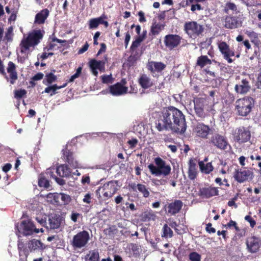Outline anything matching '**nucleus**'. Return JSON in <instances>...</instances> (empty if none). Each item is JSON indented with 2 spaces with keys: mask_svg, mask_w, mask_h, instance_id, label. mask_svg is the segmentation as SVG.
Here are the masks:
<instances>
[{
  "mask_svg": "<svg viewBox=\"0 0 261 261\" xmlns=\"http://www.w3.org/2000/svg\"><path fill=\"white\" fill-rule=\"evenodd\" d=\"M156 127L159 131L170 129L175 132L184 133L186 130L185 116L180 111L174 107L165 108Z\"/></svg>",
  "mask_w": 261,
  "mask_h": 261,
  "instance_id": "nucleus-1",
  "label": "nucleus"
},
{
  "mask_svg": "<svg viewBox=\"0 0 261 261\" xmlns=\"http://www.w3.org/2000/svg\"><path fill=\"white\" fill-rule=\"evenodd\" d=\"M44 31L41 30H34L29 32L28 35H24L19 45L20 53L18 54V60L23 62L27 58L31 47H35L42 39Z\"/></svg>",
  "mask_w": 261,
  "mask_h": 261,
  "instance_id": "nucleus-2",
  "label": "nucleus"
},
{
  "mask_svg": "<svg viewBox=\"0 0 261 261\" xmlns=\"http://www.w3.org/2000/svg\"><path fill=\"white\" fill-rule=\"evenodd\" d=\"M117 191L116 182L111 181L99 187L96 191V194L99 200H106L112 197Z\"/></svg>",
  "mask_w": 261,
  "mask_h": 261,
  "instance_id": "nucleus-3",
  "label": "nucleus"
},
{
  "mask_svg": "<svg viewBox=\"0 0 261 261\" xmlns=\"http://www.w3.org/2000/svg\"><path fill=\"white\" fill-rule=\"evenodd\" d=\"M155 165L149 164L148 168L151 173L155 176L164 175L167 176L169 174L171 171V167L160 158L155 159Z\"/></svg>",
  "mask_w": 261,
  "mask_h": 261,
  "instance_id": "nucleus-4",
  "label": "nucleus"
},
{
  "mask_svg": "<svg viewBox=\"0 0 261 261\" xmlns=\"http://www.w3.org/2000/svg\"><path fill=\"white\" fill-rule=\"evenodd\" d=\"M235 104L236 110L238 115L246 116L251 112L254 106V100L250 97H245L238 99Z\"/></svg>",
  "mask_w": 261,
  "mask_h": 261,
  "instance_id": "nucleus-5",
  "label": "nucleus"
},
{
  "mask_svg": "<svg viewBox=\"0 0 261 261\" xmlns=\"http://www.w3.org/2000/svg\"><path fill=\"white\" fill-rule=\"evenodd\" d=\"M194 109L197 115L200 117H204L206 114L205 112L215 111L214 106L212 102H209L207 100L196 98L194 99Z\"/></svg>",
  "mask_w": 261,
  "mask_h": 261,
  "instance_id": "nucleus-6",
  "label": "nucleus"
},
{
  "mask_svg": "<svg viewBox=\"0 0 261 261\" xmlns=\"http://www.w3.org/2000/svg\"><path fill=\"white\" fill-rule=\"evenodd\" d=\"M89 240V233L86 230H83L73 237L70 243L74 249H81L87 246Z\"/></svg>",
  "mask_w": 261,
  "mask_h": 261,
  "instance_id": "nucleus-7",
  "label": "nucleus"
},
{
  "mask_svg": "<svg viewBox=\"0 0 261 261\" xmlns=\"http://www.w3.org/2000/svg\"><path fill=\"white\" fill-rule=\"evenodd\" d=\"M184 29L189 36L195 38L203 32L204 28L196 21H192L186 22L184 25Z\"/></svg>",
  "mask_w": 261,
  "mask_h": 261,
  "instance_id": "nucleus-8",
  "label": "nucleus"
},
{
  "mask_svg": "<svg viewBox=\"0 0 261 261\" xmlns=\"http://www.w3.org/2000/svg\"><path fill=\"white\" fill-rule=\"evenodd\" d=\"M233 177L239 183H243L253 177V173L250 170L240 169L236 170L234 172Z\"/></svg>",
  "mask_w": 261,
  "mask_h": 261,
  "instance_id": "nucleus-9",
  "label": "nucleus"
},
{
  "mask_svg": "<svg viewBox=\"0 0 261 261\" xmlns=\"http://www.w3.org/2000/svg\"><path fill=\"white\" fill-rule=\"evenodd\" d=\"M211 132L210 127L202 123H197L193 129V134L201 138H207Z\"/></svg>",
  "mask_w": 261,
  "mask_h": 261,
  "instance_id": "nucleus-10",
  "label": "nucleus"
},
{
  "mask_svg": "<svg viewBox=\"0 0 261 261\" xmlns=\"http://www.w3.org/2000/svg\"><path fill=\"white\" fill-rule=\"evenodd\" d=\"M218 46L224 58L226 60L228 63H232L233 60L231 59V57L234 56V53L230 49L229 45L225 42L220 41L218 43Z\"/></svg>",
  "mask_w": 261,
  "mask_h": 261,
  "instance_id": "nucleus-11",
  "label": "nucleus"
},
{
  "mask_svg": "<svg viewBox=\"0 0 261 261\" xmlns=\"http://www.w3.org/2000/svg\"><path fill=\"white\" fill-rule=\"evenodd\" d=\"M22 228V233L25 236L32 234L34 232L38 233L39 232H43L44 230L42 228H37L35 225L31 221H24L21 224Z\"/></svg>",
  "mask_w": 261,
  "mask_h": 261,
  "instance_id": "nucleus-12",
  "label": "nucleus"
},
{
  "mask_svg": "<svg viewBox=\"0 0 261 261\" xmlns=\"http://www.w3.org/2000/svg\"><path fill=\"white\" fill-rule=\"evenodd\" d=\"M211 143L218 148L224 150L227 148L228 143L225 137L219 134H215L211 139Z\"/></svg>",
  "mask_w": 261,
  "mask_h": 261,
  "instance_id": "nucleus-13",
  "label": "nucleus"
},
{
  "mask_svg": "<svg viewBox=\"0 0 261 261\" xmlns=\"http://www.w3.org/2000/svg\"><path fill=\"white\" fill-rule=\"evenodd\" d=\"M47 198L53 199L55 202L67 204L71 201V197L69 195L64 193H49L47 195Z\"/></svg>",
  "mask_w": 261,
  "mask_h": 261,
  "instance_id": "nucleus-14",
  "label": "nucleus"
},
{
  "mask_svg": "<svg viewBox=\"0 0 261 261\" xmlns=\"http://www.w3.org/2000/svg\"><path fill=\"white\" fill-rule=\"evenodd\" d=\"M250 138V132L244 127L239 128L235 130L234 138L239 143L247 142Z\"/></svg>",
  "mask_w": 261,
  "mask_h": 261,
  "instance_id": "nucleus-15",
  "label": "nucleus"
},
{
  "mask_svg": "<svg viewBox=\"0 0 261 261\" xmlns=\"http://www.w3.org/2000/svg\"><path fill=\"white\" fill-rule=\"evenodd\" d=\"M246 244L247 248L250 252L255 253L258 251L261 246V241L258 238L251 237L247 239Z\"/></svg>",
  "mask_w": 261,
  "mask_h": 261,
  "instance_id": "nucleus-16",
  "label": "nucleus"
},
{
  "mask_svg": "<svg viewBox=\"0 0 261 261\" xmlns=\"http://www.w3.org/2000/svg\"><path fill=\"white\" fill-rule=\"evenodd\" d=\"M106 62L104 61H97L92 59L89 62V66L92 73L97 76L98 74L97 69L100 71H105Z\"/></svg>",
  "mask_w": 261,
  "mask_h": 261,
  "instance_id": "nucleus-17",
  "label": "nucleus"
},
{
  "mask_svg": "<svg viewBox=\"0 0 261 261\" xmlns=\"http://www.w3.org/2000/svg\"><path fill=\"white\" fill-rule=\"evenodd\" d=\"M110 93L113 96H120L125 94L128 92V87L123 86L122 84L116 83L109 88Z\"/></svg>",
  "mask_w": 261,
  "mask_h": 261,
  "instance_id": "nucleus-18",
  "label": "nucleus"
},
{
  "mask_svg": "<svg viewBox=\"0 0 261 261\" xmlns=\"http://www.w3.org/2000/svg\"><path fill=\"white\" fill-rule=\"evenodd\" d=\"M182 206V202L180 200H175L170 203L166 207L167 213L174 215L179 212Z\"/></svg>",
  "mask_w": 261,
  "mask_h": 261,
  "instance_id": "nucleus-19",
  "label": "nucleus"
},
{
  "mask_svg": "<svg viewBox=\"0 0 261 261\" xmlns=\"http://www.w3.org/2000/svg\"><path fill=\"white\" fill-rule=\"evenodd\" d=\"M219 191L215 187L204 188L200 189L199 195L203 198H208L217 195Z\"/></svg>",
  "mask_w": 261,
  "mask_h": 261,
  "instance_id": "nucleus-20",
  "label": "nucleus"
},
{
  "mask_svg": "<svg viewBox=\"0 0 261 261\" xmlns=\"http://www.w3.org/2000/svg\"><path fill=\"white\" fill-rule=\"evenodd\" d=\"M180 42V38L177 35H169L165 37V43L169 48L176 46Z\"/></svg>",
  "mask_w": 261,
  "mask_h": 261,
  "instance_id": "nucleus-21",
  "label": "nucleus"
},
{
  "mask_svg": "<svg viewBox=\"0 0 261 261\" xmlns=\"http://www.w3.org/2000/svg\"><path fill=\"white\" fill-rule=\"evenodd\" d=\"M250 89V86L247 81L243 80L241 83L235 86L236 91L240 94L246 93Z\"/></svg>",
  "mask_w": 261,
  "mask_h": 261,
  "instance_id": "nucleus-22",
  "label": "nucleus"
},
{
  "mask_svg": "<svg viewBox=\"0 0 261 261\" xmlns=\"http://www.w3.org/2000/svg\"><path fill=\"white\" fill-rule=\"evenodd\" d=\"M49 15V11L44 9L37 13L35 16V23L37 24H43Z\"/></svg>",
  "mask_w": 261,
  "mask_h": 261,
  "instance_id": "nucleus-23",
  "label": "nucleus"
},
{
  "mask_svg": "<svg viewBox=\"0 0 261 261\" xmlns=\"http://www.w3.org/2000/svg\"><path fill=\"white\" fill-rule=\"evenodd\" d=\"M7 70L11 78V84H13L17 79V74L16 71L15 65L13 62H9Z\"/></svg>",
  "mask_w": 261,
  "mask_h": 261,
  "instance_id": "nucleus-24",
  "label": "nucleus"
},
{
  "mask_svg": "<svg viewBox=\"0 0 261 261\" xmlns=\"http://www.w3.org/2000/svg\"><path fill=\"white\" fill-rule=\"evenodd\" d=\"M28 247L31 251H36L42 250L44 246L40 241L33 239L29 242Z\"/></svg>",
  "mask_w": 261,
  "mask_h": 261,
  "instance_id": "nucleus-25",
  "label": "nucleus"
},
{
  "mask_svg": "<svg viewBox=\"0 0 261 261\" xmlns=\"http://www.w3.org/2000/svg\"><path fill=\"white\" fill-rule=\"evenodd\" d=\"M188 177L191 179L196 178L197 174L196 164L193 160H190L189 163Z\"/></svg>",
  "mask_w": 261,
  "mask_h": 261,
  "instance_id": "nucleus-26",
  "label": "nucleus"
},
{
  "mask_svg": "<svg viewBox=\"0 0 261 261\" xmlns=\"http://www.w3.org/2000/svg\"><path fill=\"white\" fill-rule=\"evenodd\" d=\"M61 222V219L57 216H50L48 219L49 226L47 227L50 229H57L60 227Z\"/></svg>",
  "mask_w": 261,
  "mask_h": 261,
  "instance_id": "nucleus-27",
  "label": "nucleus"
},
{
  "mask_svg": "<svg viewBox=\"0 0 261 261\" xmlns=\"http://www.w3.org/2000/svg\"><path fill=\"white\" fill-rule=\"evenodd\" d=\"M139 84L144 89H147L153 85L151 79L146 75H142L139 80Z\"/></svg>",
  "mask_w": 261,
  "mask_h": 261,
  "instance_id": "nucleus-28",
  "label": "nucleus"
},
{
  "mask_svg": "<svg viewBox=\"0 0 261 261\" xmlns=\"http://www.w3.org/2000/svg\"><path fill=\"white\" fill-rule=\"evenodd\" d=\"M239 22L237 19L233 17H227L225 18L224 26L228 29H234L238 27Z\"/></svg>",
  "mask_w": 261,
  "mask_h": 261,
  "instance_id": "nucleus-29",
  "label": "nucleus"
},
{
  "mask_svg": "<svg viewBox=\"0 0 261 261\" xmlns=\"http://www.w3.org/2000/svg\"><path fill=\"white\" fill-rule=\"evenodd\" d=\"M57 174L62 177L69 176L71 174L70 169L67 165H61L56 169Z\"/></svg>",
  "mask_w": 261,
  "mask_h": 261,
  "instance_id": "nucleus-30",
  "label": "nucleus"
},
{
  "mask_svg": "<svg viewBox=\"0 0 261 261\" xmlns=\"http://www.w3.org/2000/svg\"><path fill=\"white\" fill-rule=\"evenodd\" d=\"M148 68L151 71L159 72L163 70L166 65L161 62H150L148 64Z\"/></svg>",
  "mask_w": 261,
  "mask_h": 261,
  "instance_id": "nucleus-31",
  "label": "nucleus"
},
{
  "mask_svg": "<svg viewBox=\"0 0 261 261\" xmlns=\"http://www.w3.org/2000/svg\"><path fill=\"white\" fill-rule=\"evenodd\" d=\"M199 166L201 171L205 174H209L214 169L211 163H204V162L200 161L199 162Z\"/></svg>",
  "mask_w": 261,
  "mask_h": 261,
  "instance_id": "nucleus-32",
  "label": "nucleus"
},
{
  "mask_svg": "<svg viewBox=\"0 0 261 261\" xmlns=\"http://www.w3.org/2000/svg\"><path fill=\"white\" fill-rule=\"evenodd\" d=\"M67 86V83L64 84L62 86H58L56 84L49 86L46 87L44 90V93H50V96H53L56 93L57 90L63 88Z\"/></svg>",
  "mask_w": 261,
  "mask_h": 261,
  "instance_id": "nucleus-33",
  "label": "nucleus"
},
{
  "mask_svg": "<svg viewBox=\"0 0 261 261\" xmlns=\"http://www.w3.org/2000/svg\"><path fill=\"white\" fill-rule=\"evenodd\" d=\"M64 156H66V159L67 160V162L71 165H72V166L76 168H80V165L78 163V162L76 160H74V159L72 158V153L69 152V151H67V150L64 151L63 153Z\"/></svg>",
  "mask_w": 261,
  "mask_h": 261,
  "instance_id": "nucleus-34",
  "label": "nucleus"
},
{
  "mask_svg": "<svg viewBox=\"0 0 261 261\" xmlns=\"http://www.w3.org/2000/svg\"><path fill=\"white\" fill-rule=\"evenodd\" d=\"M99 253L97 251L91 250L85 256L86 261H99Z\"/></svg>",
  "mask_w": 261,
  "mask_h": 261,
  "instance_id": "nucleus-35",
  "label": "nucleus"
},
{
  "mask_svg": "<svg viewBox=\"0 0 261 261\" xmlns=\"http://www.w3.org/2000/svg\"><path fill=\"white\" fill-rule=\"evenodd\" d=\"M57 79V76L53 73H48L46 74L43 83L45 85H50L56 82Z\"/></svg>",
  "mask_w": 261,
  "mask_h": 261,
  "instance_id": "nucleus-36",
  "label": "nucleus"
},
{
  "mask_svg": "<svg viewBox=\"0 0 261 261\" xmlns=\"http://www.w3.org/2000/svg\"><path fill=\"white\" fill-rule=\"evenodd\" d=\"M211 64V60H210L206 56H202L199 57L197 61V65L201 67H203L204 66Z\"/></svg>",
  "mask_w": 261,
  "mask_h": 261,
  "instance_id": "nucleus-37",
  "label": "nucleus"
},
{
  "mask_svg": "<svg viewBox=\"0 0 261 261\" xmlns=\"http://www.w3.org/2000/svg\"><path fill=\"white\" fill-rule=\"evenodd\" d=\"M164 26L160 23H154L152 24L151 28V32L153 35L159 34L162 30Z\"/></svg>",
  "mask_w": 261,
  "mask_h": 261,
  "instance_id": "nucleus-38",
  "label": "nucleus"
},
{
  "mask_svg": "<svg viewBox=\"0 0 261 261\" xmlns=\"http://www.w3.org/2000/svg\"><path fill=\"white\" fill-rule=\"evenodd\" d=\"M163 231V233L162 235V237L171 238L172 237L173 231L167 224L164 225Z\"/></svg>",
  "mask_w": 261,
  "mask_h": 261,
  "instance_id": "nucleus-39",
  "label": "nucleus"
},
{
  "mask_svg": "<svg viewBox=\"0 0 261 261\" xmlns=\"http://www.w3.org/2000/svg\"><path fill=\"white\" fill-rule=\"evenodd\" d=\"M51 169H48L47 170L46 173L49 174L50 177L54 179L60 185H63L65 184V180L61 178L57 177L53 175V171H51Z\"/></svg>",
  "mask_w": 261,
  "mask_h": 261,
  "instance_id": "nucleus-40",
  "label": "nucleus"
},
{
  "mask_svg": "<svg viewBox=\"0 0 261 261\" xmlns=\"http://www.w3.org/2000/svg\"><path fill=\"white\" fill-rule=\"evenodd\" d=\"M137 187L138 190L143 194L144 197H148L149 196V192L144 185L142 184H138L137 185Z\"/></svg>",
  "mask_w": 261,
  "mask_h": 261,
  "instance_id": "nucleus-41",
  "label": "nucleus"
},
{
  "mask_svg": "<svg viewBox=\"0 0 261 261\" xmlns=\"http://www.w3.org/2000/svg\"><path fill=\"white\" fill-rule=\"evenodd\" d=\"M65 42H66L65 40H60V39H58L57 38L54 39L53 40L52 42L50 44L49 49L55 50L56 49V47L57 46L56 43L62 44V43H64Z\"/></svg>",
  "mask_w": 261,
  "mask_h": 261,
  "instance_id": "nucleus-42",
  "label": "nucleus"
},
{
  "mask_svg": "<svg viewBox=\"0 0 261 261\" xmlns=\"http://www.w3.org/2000/svg\"><path fill=\"white\" fill-rule=\"evenodd\" d=\"M189 259L191 261H200L201 256L198 253L193 252L189 254Z\"/></svg>",
  "mask_w": 261,
  "mask_h": 261,
  "instance_id": "nucleus-43",
  "label": "nucleus"
},
{
  "mask_svg": "<svg viewBox=\"0 0 261 261\" xmlns=\"http://www.w3.org/2000/svg\"><path fill=\"white\" fill-rule=\"evenodd\" d=\"M13 28L12 27H10L6 33L5 38L7 41H11L12 39V37L13 35Z\"/></svg>",
  "mask_w": 261,
  "mask_h": 261,
  "instance_id": "nucleus-44",
  "label": "nucleus"
},
{
  "mask_svg": "<svg viewBox=\"0 0 261 261\" xmlns=\"http://www.w3.org/2000/svg\"><path fill=\"white\" fill-rule=\"evenodd\" d=\"M102 82L103 83L109 84L112 83L113 81L112 75H104L101 76Z\"/></svg>",
  "mask_w": 261,
  "mask_h": 261,
  "instance_id": "nucleus-45",
  "label": "nucleus"
},
{
  "mask_svg": "<svg viewBox=\"0 0 261 261\" xmlns=\"http://www.w3.org/2000/svg\"><path fill=\"white\" fill-rule=\"evenodd\" d=\"M36 220L41 226H45L46 225V218L45 217L37 216Z\"/></svg>",
  "mask_w": 261,
  "mask_h": 261,
  "instance_id": "nucleus-46",
  "label": "nucleus"
},
{
  "mask_svg": "<svg viewBox=\"0 0 261 261\" xmlns=\"http://www.w3.org/2000/svg\"><path fill=\"white\" fill-rule=\"evenodd\" d=\"M82 68L81 67H79L76 71V73L72 75L69 81V82H72L74 80L77 78L82 72Z\"/></svg>",
  "mask_w": 261,
  "mask_h": 261,
  "instance_id": "nucleus-47",
  "label": "nucleus"
},
{
  "mask_svg": "<svg viewBox=\"0 0 261 261\" xmlns=\"http://www.w3.org/2000/svg\"><path fill=\"white\" fill-rule=\"evenodd\" d=\"M215 91H212L210 92V97L206 99L209 102H212L213 106L214 107V105L215 103H217L218 102V101H215L214 95H215Z\"/></svg>",
  "mask_w": 261,
  "mask_h": 261,
  "instance_id": "nucleus-48",
  "label": "nucleus"
},
{
  "mask_svg": "<svg viewBox=\"0 0 261 261\" xmlns=\"http://www.w3.org/2000/svg\"><path fill=\"white\" fill-rule=\"evenodd\" d=\"M98 22L96 18H93L89 20V28L90 29L96 28L98 26Z\"/></svg>",
  "mask_w": 261,
  "mask_h": 261,
  "instance_id": "nucleus-49",
  "label": "nucleus"
},
{
  "mask_svg": "<svg viewBox=\"0 0 261 261\" xmlns=\"http://www.w3.org/2000/svg\"><path fill=\"white\" fill-rule=\"evenodd\" d=\"M38 184L39 186L45 188H48L49 186V182L44 178L40 179Z\"/></svg>",
  "mask_w": 261,
  "mask_h": 261,
  "instance_id": "nucleus-50",
  "label": "nucleus"
},
{
  "mask_svg": "<svg viewBox=\"0 0 261 261\" xmlns=\"http://www.w3.org/2000/svg\"><path fill=\"white\" fill-rule=\"evenodd\" d=\"M245 34L251 39H255L257 38V34L252 31H246Z\"/></svg>",
  "mask_w": 261,
  "mask_h": 261,
  "instance_id": "nucleus-51",
  "label": "nucleus"
},
{
  "mask_svg": "<svg viewBox=\"0 0 261 261\" xmlns=\"http://www.w3.org/2000/svg\"><path fill=\"white\" fill-rule=\"evenodd\" d=\"M27 93L25 90H16L15 92V97L16 98H21Z\"/></svg>",
  "mask_w": 261,
  "mask_h": 261,
  "instance_id": "nucleus-52",
  "label": "nucleus"
},
{
  "mask_svg": "<svg viewBox=\"0 0 261 261\" xmlns=\"http://www.w3.org/2000/svg\"><path fill=\"white\" fill-rule=\"evenodd\" d=\"M245 219L250 223L251 227H253L256 224L255 221L250 216H245Z\"/></svg>",
  "mask_w": 261,
  "mask_h": 261,
  "instance_id": "nucleus-53",
  "label": "nucleus"
},
{
  "mask_svg": "<svg viewBox=\"0 0 261 261\" xmlns=\"http://www.w3.org/2000/svg\"><path fill=\"white\" fill-rule=\"evenodd\" d=\"M127 143L129 145L130 148L133 149L138 143V140L136 139H133L132 140H129Z\"/></svg>",
  "mask_w": 261,
  "mask_h": 261,
  "instance_id": "nucleus-54",
  "label": "nucleus"
},
{
  "mask_svg": "<svg viewBox=\"0 0 261 261\" xmlns=\"http://www.w3.org/2000/svg\"><path fill=\"white\" fill-rule=\"evenodd\" d=\"M226 9L227 10H231L234 11V10H236L237 8H236V6L234 4L229 3L226 4Z\"/></svg>",
  "mask_w": 261,
  "mask_h": 261,
  "instance_id": "nucleus-55",
  "label": "nucleus"
},
{
  "mask_svg": "<svg viewBox=\"0 0 261 261\" xmlns=\"http://www.w3.org/2000/svg\"><path fill=\"white\" fill-rule=\"evenodd\" d=\"M206 230L209 233H214L216 232V229L212 227V224L210 223L206 225Z\"/></svg>",
  "mask_w": 261,
  "mask_h": 261,
  "instance_id": "nucleus-56",
  "label": "nucleus"
},
{
  "mask_svg": "<svg viewBox=\"0 0 261 261\" xmlns=\"http://www.w3.org/2000/svg\"><path fill=\"white\" fill-rule=\"evenodd\" d=\"M44 74L42 73L39 72L35 74L32 78L34 81L41 80L43 77Z\"/></svg>",
  "mask_w": 261,
  "mask_h": 261,
  "instance_id": "nucleus-57",
  "label": "nucleus"
},
{
  "mask_svg": "<svg viewBox=\"0 0 261 261\" xmlns=\"http://www.w3.org/2000/svg\"><path fill=\"white\" fill-rule=\"evenodd\" d=\"M91 195L89 193H87L85 195L84 198L83 199V201L85 203L89 204L91 203Z\"/></svg>",
  "mask_w": 261,
  "mask_h": 261,
  "instance_id": "nucleus-58",
  "label": "nucleus"
},
{
  "mask_svg": "<svg viewBox=\"0 0 261 261\" xmlns=\"http://www.w3.org/2000/svg\"><path fill=\"white\" fill-rule=\"evenodd\" d=\"M90 177L88 175H86V176H83V177H82V180H81V182L83 184H90Z\"/></svg>",
  "mask_w": 261,
  "mask_h": 261,
  "instance_id": "nucleus-59",
  "label": "nucleus"
},
{
  "mask_svg": "<svg viewBox=\"0 0 261 261\" xmlns=\"http://www.w3.org/2000/svg\"><path fill=\"white\" fill-rule=\"evenodd\" d=\"M138 89L136 86L133 85L132 83V84L130 85V91H129V93H136L137 92Z\"/></svg>",
  "mask_w": 261,
  "mask_h": 261,
  "instance_id": "nucleus-60",
  "label": "nucleus"
},
{
  "mask_svg": "<svg viewBox=\"0 0 261 261\" xmlns=\"http://www.w3.org/2000/svg\"><path fill=\"white\" fill-rule=\"evenodd\" d=\"M80 214L77 213H72L71 215V219L72 220V221L75 222L77 221V220Z\"/></svg>",
  "mask_w": 261,
  "mask_h": 261,
  "instance_id": "nucleus-61",
  "label": "nucleus"
},
{
  "mask_svg": "<svg viewBox=\"0 0 261 261\" xmlns=\"http://www.w3.org/2000/svg\"><path fill=\"white\" fill-rule=\"evenodd\" d=\"M100 49L99 50L98 53H97V56L99 55L100 54L102 53H104L106 51V45L105 43H101L100 44Z\"/></svg>",
  "mask_w": 261,
  "mask_h": 261,
  "instance_id": "nucleus-62",
  "label": "nucleus"
},
{
  "mask_svg": "<svg viewBox=\"0 0 261 261\" xmlns=\"http://www.w3.org/2000/svg\"><path fill=\"white\" fill-rule=\"evenodd\" d=\"M201 9V6L199 4L192 5L191 6V10L193 12H194L196 10H200Z\"/></svg>",
  "mask_w": 261,
  "mask_h": 261,
  "instance_id": "nucleus-63",
  "label": "nucleus"
},
{
  "mask_svg": "<svg viewBox=\"0 0 261 261\" xmlns=\"http://www.w3.org/2000/svg\"><path fill=\"white\" fill-rule=\"evenodd\" d=\"M256 86L258 88L261 89V73L258 75Z\"/></svg>",
  "mask_w": 261,
  "mask_h": 261,
  "instance_id": "nucleus-64",
  "label": "nucleus"
}]
</instances>
